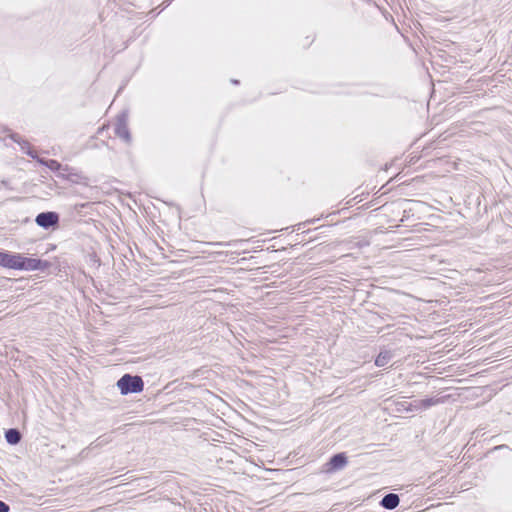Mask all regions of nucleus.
Instances as JSON below:
<instances>
[{
	"instance_id": "20e7f679",
	"label": "nucleus",
	"mask_w": 512,
	"mask_h": 512,
	"mask_svg": "<svg viewBox=\"0 0 512 512\" xmlns=\"http://www.w3.org/2000/svg\"><path fill=\"white\" fill-rule=\"evenodd\" d=\"M115 134L125 140L126 142H130V133L127 126V120L125 115H121L117 118V122L115 125Z\"/></svg>"
},
{
	"instance_id": "f257e3e1",
	"label": "nucleus",
	"mask_w": 512,
	"mask_h": 512,
	"mask_svg": "<svg viewBox=\"0 0 512 512\" xmlns=\"http://www.w3.org/2000/svg\"><path fill=\"white\" fill-rule=\"evenodd\" d=\"M117 387L122 395H127L143 391L144 383L140 376L125 374L117 381Z\"/></svg>"
},
{
	"instance_id": "6e6552de",
	"label": "nucleus",
	"mask_w": 512,
	"mask_h": 512,
	"mask_svg": "<svg viewBox=\"0 0 512 512\" xmlns=\"http://www.w3.org/2000/svg\"><path fill=\"white\" fill-rule=\"evenodd\" d=\"M420 402H421V400H414L413 402H410V403L403 402L400 404L402 408H399L398 411H400V410H406V411L423 410L422 405H419Z\"/></svg>"
},
{
	"instance_id": "2eb2a0df",
	"label": "nucleus",
	"mask_w": 512,
	"mask_h": 512,
	"mask_svg": "<svg viewBox=\"0 0 512 512\" xmlns=\"http://www.w3.org/2000/svg\"><path fill=\"white\" fill-rule=\"evenodd\" d=\"M28 155L32 156L33 158H35V155L31 152V151H27Z\"/></svg>"
},
{
	"instance_id": "7ed1b4c3",
	"label": "nucleus",
	"mask_w": 512,
	"mask_h": 512,
	"mask_svg": "<svg viewBox=\"0 0 512 512\" xmlns=\"http://www.w3.org/2000/svg\"><path fill=\"white\" fill-rule=\"evenodd\" d=\"M59 216L55 212H43L37 215L35 221L43 228H49L58 223Z\"/></svg>"
},
{
	"instance_id": "0eeeda50",
	"label": "nucleus",
	"mask_w": 512,
	"mask_h": 512,
	"mask_svg": "<svg viewBox=\"0 0 512 512\" xmlns=\"http://www.w3.org/2000/svg\"><path fill=\"white\" fill-rule=\"evenodd\" d=\"M392 359V354L390 351L381 352L377 358L375 359V365L378 367H384L387 365Z\"/></svg>"
},
{
	"instance_id": "dca6fc26",
	"label": "nucleus",
	"mask_w": 512,
	"mask_h": 512,
	"mask_svg": "<svg viewBox=\"0 0 512 512\" xmlns=\"http://www.w3.org/2000/svg\"><path fill=\"white\" fill-rule=\"evenodd\" d=\"M212 245H219V246H222L224 245L223 243H220V242H217V243H212Z\"/></svg>"
},
{
	"instance_id": "9d476101",
	"label": "nucleus",
	"mask_w": 512,
	"mask_h": 512,
	"mask_svg": "<svg viewBox=\"0 0 512 512\" xmlns=\"http://www.w3.org/2000/svg\"><path fill=\"white\" fill-rule=\"evenodd\" d=\"M442 402H443V400L441 398L431 397V398L422 399L421 402L419 403V405H422L423 410H426V409H428L432 406L438 405Z\"/></svg>"
},
{
	"instance_id": "4468645a",
	"label": "nucleus",
	"mask_w": 512,
	"mask_h": 512,
	"mask_svg": "<svg viewBox=\"0 0 512 512\" xmlns=\"http://www.w3.org/2000/svg\"><path fill=\"white\" fill-rule=\"evenodd\" d=\"M9 511V506L0 500V512H8Z\"/></svg>"
},
{
	"instance_id": "f03ea898",
	"label": "nucleus",
	"mask_w": 512,
	"mask_h": 512,
	"mask_svg": "<svg viewBox=\"0 0 512 512\" xmlns=\"http://www.w3.org/2000/svg\"><path fill=\"white\" fill-rule=\"evenodd\" d=\"M49 263L36 258H28L21 255L20 270L35 271L48 268Z\"/></svg>"
},
{
	"instance_id": "1a4fd4ad",
	"label": "nucleus",
	"mask_w": 512,
	"mask_h": 512,
	"mask_svg": "<svg viewBox=\"0 0 512 512\" xmlns=\"http://www.w3.org/2000/svg\"><path fill=\"white\" fill-rule=\"evenodd\" d=\"M5 437L9 444H17L21 439V435L16 429H9L6 432Z\"/></svg>"
},
{
	"instance_id": "423d86ee",
	"label": "nucleus",
	"mask_w": 512,
	"mask_h": 512,
	"mask_svg": "<svg viewBox=\"0 0 512 512\" xmlns=\"http://www.w3.org/2000/svg\"><path fill=\"white\" fill-rule=\"evenodd\" d=\"M329 464L331 465V469H342L346 465V457L343 454H336L331 458Z\"/></svg>"
},
{
	"instance_id": "ddd939ff",
	"label": "nucleus",
	"mask_w": 512,
	"mask_h": 512,
	"mask_svg": "<svg viewBox=\"0 0 512 512\" xmlns=\"http://www.w3.org/2000/svg\"><path fill=\"white\" fill-rule=\"evenodd\" d=\"M10 256H11L10 253L1 252L0 266L7 268Z\"/></svg>"
},
{
	"instance_id": "39448f33",
	"label": "nucleus",
	"mask_w": 512,
	"mask_h": 512,
	"mask_svg": "<svg viewBox=\"0 0 512 512\" xmlns=\"http://www.w3.org/2000/svg\"><path fill=\"white\" fill-rule=\"evenodd\" d=\"M399 502H400V499L397 494L389 493L382 498L380 504L385 509L392 510V509H395L399 505Z\"/></svg>"
},
{
	"instance_id": "9b49d317",
	"label": "nucleus",
	"mask_w": 512,
	"mask_h": 512,
	"mask_svg": "<svg viewBox=\"0 0 512 512\" xmlns=\"http://www.w3.org/2000/svg\"><path fill=\"white\" fill-rule=\"evenodd\" d=\"M21 254H11L7 268L20 270Z\"/></svg>"
},
{
	"instance_id": "f8f14e48",
	"label": "nucleus",
	"mask_w": 512,
	"mask_h": 512,
	"mask_svg": "<svg viewBox=\"0 0 512 512\" xmlns=\"http://www.w3.org/2000/svg\"><path fill=\"white\" fill-rule=\"evenodd\" d=\"M41 164L45 165L46 167H48L50 170L52 171H60L62 169V165L56 161V160H44V159H39L38 160Z\"/></svg>"
}]
</instances>
